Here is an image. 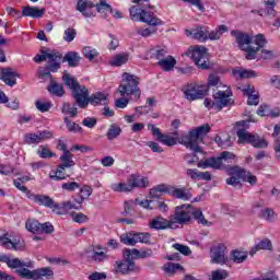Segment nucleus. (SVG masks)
Instances as JSON below:
<instances>
[{"label": "nucleus", "mask_w": 280, "mask_h": 280, "mask_svg": "<svg viewBox=\"0 0 280 280\" xmlns=\"http://www.w3.org/2000/svg\"><path fill=\"white\" fill-rule=\"evenodd\" d=\"M148 128L151 130L153 137H156L158 141L163 143V145L171 148L172 145H176V143L179 142L182 145H185V148L191 150L195 153L202 152V149H200V143H202L205 135L211 130L209 125H203L195 130L189 131L188 135H182L180 137H178V131H175L173 132L175 137L174 138L170 135H163L161 129L154 125H148Z\"/></svg>", "instance_id": "1"}, {"label": "nucleus", "mask_w": 280, "mask_h": 280, "mask_svg": "<svg viewBox=\"0 0 280 280\" xmlns=\"http://www.w3.org/2000/svg\"><path fill=\"white\" fill-rule=\"evenodd\" d=\"M235 155L233 152L223 151L218 158H208L205 161H200L197 164V167H212V170H225L228 176H238L244 183H249V185H257V176L250 174V172L241 167L240 165L226 166L224 163L233 161Z\"/></svg>", "instance_id": "2"}, {"label": "nucleus", "mask_w": 280, "mask_h": 280, "mask_svg": "<svg viewBox=\"0 0 280 280\" xmlns=\"http://www.w3.org/2000/svg\"><path fill=\"white\" fill-rule=\"evenodd\" d=\"M231 36L235 38L238 49H241V51H245L246 60H255L259 49L264 48L266 43H268L266 37H264V34H258L253 37L248 33L236 30L231 32Z\"/></svg>", "instance_id": "3"}, {"label": "nucleus", "mask_w": 280, "mask_h": 280, "mask_svg": "<svg viewBox=\"0 0 280 280\" xmlns=\"http://www.w3.org/2000/svg\"><path fill=\"white\" fill-rule=\"evenodd\" d=\"M2 262L7 264L9 268H19L16 273L22 277V279H43V277H51L54 271L49 267L38 268L35 270H30L27 268H34V261L27 260L22 261L19 258H9L8 255H2Z\"/></svg>", "instance_id": "4"}, {"label": "nucleus", "mask_w": 280, "mask_h": 280, "mask_svg": "<svg viewBox=\"0 0 280 280\" xmlns=\"http://www.w3.org/2000/svg\"><path fill=\"white\" fill-rule=\"evenodd\" d=\"M191 218H195L198 224H202L203 226H211L212 224L205 219V214H202L201 210H194L191 205H182L177 206L174 214L170 217L171 229H177V224H189V222H191Z\"/></svg>", "instance_id": "5"}, {"label": "nucleus", "mask_w": 280, "mask_h": 280, "mask_svg": "<svg viewBox=\"0 0 280 280\" xmlns=\"http://www.w3.org/2000/svg\"><path fill=\"white\" fill-rule=\"evenodd\" d=\"M150 0H132V3H137L140 8L131 7L129 12L132 21H140L141 23H147L156 27V25H163V21L156 18L152 12L148 10H154V7L149 3Z\"/></svg>", "instance_id": "6"}, {"label": "nucleus", "mask_w": 280, "mask_h": 280, "mask_svg": "<svg viewBox=\"0 0 280 280\" xmlns=\"http://www.w3.org/2000/svg\"><path fill=\"white\" fill-rule=\"evenodd\" d=\"M141 79L135 74L128 72L122 73V82L118 86V93L120 97H132L135 101L141 98V89L139 84Z\"/></svg>", "instance_id": "7"}, {"label": "nucleus", "mask_w": 280, "mask_h": 280, "mask_svg": "<svg viewBox=\"0 0 280 280\" xmlns=\"http://www.w3.org/2000/svg\"><path fill=\"white\" fill-rule=\"evenodd\" d=\"M150 186V179L141 174H131L127 183L110 184V189L119 194H128L132 189H145Z\"/></svg>", "instance_id": "8"}, {"label": "nucleus", "mask_w": 280, "mask_h": 280, "mask_svg": "<svg viewBox=\"0 0 280 280\" xmlns=\"http://www.w3.org/2000/svg\"><path fill=\"white\" fill-rule=\"evenodd\" d=\"M34 62L40 63L45 60H49L51 63L48 66L49 71L56 73L60 69V61L62 60V54L51 50L49 48L43 47L40 54L33 58Z\"/></svg>", "instance_id": "9"}, {"label": "nucleus", "mask_w": 280, "mask_h": 280, "mask_svg": "<svg viewBox=\"0 0 280 280\" xmlns=\"http://www.w3.org/2000/svg\"><path fill=\"white\" fill-rule=\"evenodd\" d=\"M185 56L191 58L199 69H209V52L205 46H190Z\"/></svg>", "instance_id": "10"}, {"label": "nucleus", "mask_w": 280, "mask_h": 280, "mask_svg": "<svg viewBox=\"0 0 280 280\" xmlns=\"http://www.w3.org/2000/svg\"><path fill=\"white\" fill-rule=\"evenodd\" d=\"M92 106H105V104H108V96L102 92H96L95 94H92L89 96V89L85 88L83 91V95H81V98H78L77 105L79 108H86L89 105Z\"/></svg>", "instance_id": "11"}, {"label": "nucleus", "mask_w": 280, "mask_h": 280, "mask_svg": "<svg viewBox=\"0 0 280 280\" xmlns=\"http://www.w3.org/2000/svg\"><path fill=\"white\" fill-rule=\"evenodd\" d=\"M182 92L188 102H196V100H202V97L209 93V85L187 83L182 88Z\"/></svg>", "instance_id": "12"}, {"label": "nucleus", "mask_w": 280, "mask_h": 280, "mask_svg": "<svg viewBox=\"0 0 280 280\" xmlns=\"http://www.w3.org/2000/svg\"><path fill=\"white\" fill-rule=\"evenodd\" d=\"M0 246L7 248V250H23L25 248V241H21L18 237L11 238L10 234L4 233L0 234Z\"/></svg>", "instance_id": "13"}, {"label": "nucleus", "mask_w": 280, "mask_h": 280, "mask_svg": "<svg viewBox=\"0 0 280 280\" xmlns=\"http://www.w3.org/2000/svg\"><path fill=\"white\" fill-rule=\"evenodd\" d=\"M63 81L66 86H69V89L72 91V96L75 100V104H78V100H81L86 86L80 85V83H78V81L71 78L69 74L63 75Z\"/></svg>", "instance_id": "14"}, {"label": "nucleus", "mask_w": 280, "mask_h": 280, "mask_svg": "<svg viewBox=\"0 0 280 280\" xmlns=\"http://www.w3.org/2000/svg\"><path fill=\"white\" fill-rule=\"evenodd\" d=\"M231 90L226 89L225 91H218L213 94L215 110H221L226 106H231L233 104V100L231 98Z\"/></svg>", "instance_id": "15"}, {"label": "nucleus", "mask_w": 280, "mask_h": 280, "mask_svg": "<svg viewBox=\"0 0 280 280\" xmlns=\"http://www.w3.org/2000/svg\"><path fill=\"white\" fill-rule=\"evenodd\" d=\"M248 120H241L236 122V137H238V143H249L253 140L254 135L246 131L248 128Z\"/></svg>", "instance_id": "16"}, {"label": "nucleus", "mask_w": 280, "mask_h": 280, "mask_svg": "<svg viewBox=\"0 0 280 280\" xmlns=\"http://www.w3.org/2000/svg\"><path fill=\"white\" fill-rule=\"evenodd\" d=\"M27 198L39 207H46V209H51V207L54 206V200L47 195L27 192Z\"/></svg>", "instance_id": "17"}, {"label": "nucleus", "mask_w": 280, "mask_h": 280, "mask_svg": "<svg viewBox=\"0 0 280 280\" xmlns=\"http://www.w3.org/2000/svg\"><path fill=\"white\" fill-rule=\"evenodd\" d=\"M18 78H21V74L12 70V68H3L0 70V80H2L7 86H15Z\"/></svg>", "instance_id": "18"}, {"label": "nucleus", "mask_w": 280, "mask_h": 280, "mask_svg": "<svg viewBox=\"0 0 280 280\" xmlns=\"http://www.w3.org/2000/svg\"><path fill=\"white\" fill-rule=\"evenodd\" d=\"M226 247L224 245L215 246L211 249V262L212 264H226L229 258L225 254Z\"/></svg>", "instance_id": "19"}, {"label": "nucleus", "mask_w": 280, "mask_h": 280, "mask_svg": "<svg viewBox=\"0 0 280 280\" xmlns=\"http://www.w3.org/2000/svg\"><path fill=\"white\" fill-rule=\"evenodd\" d=\"M242 93L247 97L248 106H257L259 104V92L255 91V86L244 85Z\"/></svg>", "instance_id": "20"}, {"label": "nucleus", "mask_w": 280, "mask_h": 280, "mask_svg": "<svg viewBox=\"0 0 280 280\" xmlns=\"http://www.w3.org/2000/svg\"><path fill=\"white\" fill-rule=\"evenodd\" d=\"M209 30L205 26H198L191 31L186 30V36H191L195 40H199V43H207L209 40Z\"/></svg>", "instance_id": "21"}, {"label": "nucleus", "mask_w": 280, "mask_h": 280, "mask_svg": "<svg viewBox=\"0 0 280 280\" xmlns=\"http://www.w3.org/2000/svg\"><path fill=\"white\" fill-rule=\"evenodd\" d=\"M108 259V255L106 254V249L102 247V245H95L92 249V260L96 264H102V261H106Z\"/></svg>", "instance_id": "22"}, {"label": "nucleus", "mask_w": 280, "mask_h": 280, "mask_svg": "<svg viewBox=\"0 0 280 280\" xmlns=\"http://www.w3.org/2000/svg\"><path fill=\"white\" fill-rule=\"evenodd\" d=\"M91 8H95V4H93V2H91L90 0H79L77 2L78 12H81V14H83V16H85L86 19L93 16V13L89 12Z\"/></svg>", "instance_id": "23"}, {"label": "nucleus", "mask_w": 280, "mask_h": 280, "mask_svg": "<svg viewBox=\"0 0 280 280\" xmlns=\"http://www.w3.org/2000/svg\"><path fill=\"white\" fill-rule=\"evenodd\" d=\"M150 229H156L158 231L164 229H172V220L163 219L162 217H158L150 222Z\"/></svg>", "instance_id": "24"}, {"label": "nucleus", "mask_w": 280, "mask_h": 280, "mask_svg": "<svg viewBox=\"0 0 280 280\" xmlns=\"http://www.w3.org/2000/svg\"><path fill=\"white\" fill-rule=\"evenodd\" d=\"M45 14V9H38V7H24L22 9L23 16H31V19H40Z\"/></svg>", "instance_id": "25"}, {"label": "nucleus", "mask_w": 280, "mask_h": 280, "mask_svg": "<svg viewBox=\"0 0 280 280\" xmlns=\"http://www.w3.org/2000/svg\"><path fill=\"white\" fill-rule=\"evenodd\" d=\"M126 255L127 257H135L136 259H148V257H152V249H127Z\"/></svg>", "instance_id": "26"}, {"label": "nucleus", "mask_w": 280, "mask_h": 280, "mask_svg": "<svg viewBox=\"0 0 280 280\" xmlns=\"http://www.w3.org/2000/svg\"><path fill=\"white\" fill-rule=\"evenodd\" d=\"M80 60H82V58L77 51H69L62 58V62H68V67H78Z\"/></svg>", "instance_id": "27"}, {"label": "nucleus", "mask_w": 280, "mask_h": 280, "mask_svg": "<svg viewBox=\"0 0 280 280\" xmlns=\"http://www.w3.org/2000/svg\"><path fill=\"white\" fill-rule=\"evenodd\" d=\"M171 196L177 198L178 200H189L191 198V192L187 188H171Z\"/></svg>", "instance_id": "28"}, {"label": "nucleus", "mask_w": 280, "mask_h": 280, "mask_svg": "<svg viewBox=\"0 0 280 280\" xmlns=\"http://www.w3.org/2000/svg\"><path fill=\"white\" fill-rule=\"evenodd\" d=\"M128 60H130V55L128 52H121V54L114 56L109 60V65H110V67H121V66L126 65L128 62Z\"/></svg>", "instance_id": "29"}, {"label": "nucleus", "mask_w": 280, "mask_h": 280, "mask_svg": "<svg viewBox=\"0 0 280 280\" xmlns=\"http://www.w3.org/2000/svg\"><path fill=\"white\" fill-rule=\"evenodd\" d=\"M257 250H272V242L270 238H264L260 242H258L254 248L249 252V255H255Z\"/></svg>", "instance_id": "30"}, {"label": "nucleus", "mask_w": 280, "mask_h": 280, "mask_svg": "<svg viewBox=\"0 0 280 280\" xmlns=\"http://www.w3.org/2000/svg\"><path fill=\"white\" fill-rule=\"evenodd\" d=\"M150 54V58H154L155 60H164L165 59V55L168 54L167 48L165 47H153L149 50Z\"/></svg>", "instance_id": "31"}, {"label": "nucleus", "mask_w": 280, "mask_h": 280, "mask_svg": "<svg viewBox=\"0 0 280 280\" xmlns=\"http://www.w3.org/2000/svg\"><path fill=\"white\" fill-rule=\"evenodd\" d=\"M232 75H234V78L236 79H248V78H257V72L254 70H248V69H241V70H233L232 71Z\"/></svg>", "instance_id": "32"}, {"label": "nucleus", "mask_w": 280, "mask_h": 280, "mask_svg": "<svg viewBox=\"0 0 280 280\" xmlns=\"http://www.w3.org/2000/svg\"><path fill=\"white\" fill-rule=\"evenodd\" d=\"M61 113L62 115H66V117H78V106L71 103H63L61 106Z\"/></svg>", "instance_id": "33"}, {"label": "nucleus", "mask_w": 280, "mask_h": 280, "mask_svg": "<svg viewBox=\"0 0 280 280\" xmlns=\"http://www.w3.org/2000/svg\"><path fill=\"white\" fill-rule=\"evenodd\" d=\"M159 67L163 69V71H172L174 67H176V59L174 57L168 56L158 62Z\"/></svg>", "instance_id": "34"}, {"label": "nucleus", "mask_w": 280, "mask_h": 280, "mask_svg": "<svg viewBox=\"0 0 280 280\" xmlns=\"http://www.w3.org/2000/svg\"><path fill=\"white\" fill-rule=\"evenodd\" d=\"M121 135V127L117 124H112L106 132V138L108 141H115Z\"/></svg>", "instance_id": "35"}, {"label": "nucleus", "mask_w": 280, "mask_h": 280, "mask_svg": "<svg viewBox=\"0 0 280 280\" xmlns=\"http://www.w3.org/2000/svg\"><path fill=\"white\" fill-rule=\"evenodd\" d=\"M59 159L62 167H73V165H75L71 151H66Z\"/></svg>", "instance_id": "36"}, {"label": "nucleus", "mask_w": 280, "mask_h": 280, "mask_svg": "<svg viewBox=\"0 0 280 280\" xmlns=\"http://www.w3.org/2000/svg\"><path fill=\"white\" fill-rule=\"evenodd\" d=\"M231 259L235 262V264H244V261H246V259H248V253L246 252H242V250H233L231 253Z\"/></svg>", "instance_id": "37"}, {"label": "nucleus", "mask_w": 280, "mask_h": 280, "mask_svg": "<svg viewBox=\"0 0 280 280\" xmlns=\"http://www.w3.org/2000/svg\"><path fill=\"white\" fill-rule=\"evenodd\" d=\"M42 223L38 220L30 219L26 221V230L31 233H43V229L40 228Z\"/></svg>", "instance_id": "38"}, {"label": "nucleus", "mask_w": 280, "mask_h": 280, "mask_svg": "<svg viewBox=\"0 0 280 280\" xmlns=\"http://www.w3.org/2000/svg\"><path fill=\"white\" fill-rule=\"evenodd\" d=\"M253 148L264 149L268 145V141L264 137H259V135L252 136V140L249 142Z\"/></svg>", "instance_id": "39"}, {"label": "nucleus", "mask_w": 280, "mask_h": 280, "mask_svg": "<svg viewBox=\"0 0 280 280\" xmlns=\"http://www.w3.org/2000/svg\"><path fill=\"white\" fill-rule=\"evenodd\" d=\"M261 218L266 222H277L278 214L271 208H265L261 211Z\"/></svg>", "instance_id": "40"}, {"label": "nucleus", "mask_w": 280, "mask_h": 280, "mask_svg": "<svg viewBox=\"0 0 280 280\" xmlns=\"http://www.w3.org/2000/svg\"><path fill=\"white\" fill-rule=\"evenodd\" d=\"M82 199H73V200H68V201H63V207L65 209H67L68 211H71L72 209H74L75 211H80V209H82Z\"/></svg>", "instance_id": "41"}, {"label": "nucleus", "mask_w": 280, "mask_h": 280, "mask_svg": "<svg viewBox=\"0 0 280 280\" xmlns=\"http://www.w3.org/2000/svg\"><path fill=\"white\" fill-rule=\"evenodd\" d=\"M65 170H67V167L60 164L56 171L49 173V178H51V180H65Z\"/></svg>", "instance_id": "42"}, {"label": "nucleus", "mask_w": 280, "mask_h": 280, "mask_svg": "<svg viewBox=\"0 0 280 280\" xmlns=\"http://www.w3.org/2000/svg\"><path fill=\"white\" fill-rule=\"evenodd\" d=\"M121 244L126 246H136L135 232H129L120 235Z\"/></svg>", "instance_id": "43"}, {"label": "nucleus", "mask_w": 280, "mask_h": 280, "mask_svg": "<svg viewBox=\"0 0 280 280\" xmlns=\"http://www.w3.org/2000/svg\"><path fill=\"white\" fill-rule=\"evenodd\" d=\"M164 271L167 272V275H174L176 272H180L183 270V266L180 264L176 262H166L163 267Z\"/></svg>", "instance_id": "44"}, {"label": "nucleus", "mask_w": 280, "mask_h": 280, "mask_svg": "<svg viewBox=\"0 0 280 280\" xmlns=\"http://www.w3.org/2000/svg\"><path fill=\"white\" fill-rule=\"evenodd\" d=\"M48 91L57 97H62V95H65V88L60 83H51Z\"/></svg>", "instance_id": "45"}, {"label": "nucleus", "mask_w": 280, "mask_h": 280, "mask_svg": "<svg viewBox=\"0 0 280 280\" xmlns=\"http://www.w3.org/2000/svg\"><path fill=\"white\" fill-rule=\"evenodd\" d=\"M265 13L267 14V16H277V11H275V7L277 5V3L275 2V0H265Z\"/></svg>", "instance_id": "46"}, {"label": "nucleus", "mask_w": 280, "mask_h": 280, "mask_svg": "<svg viewBox=\"0 0 280 280\" xmlns=\"http://www.w3.org/2000/svg\"><path fill=\"white\" fill-rule=\"evenodd\" d=\"M63 122L66 124V127L68 128L69 132H82V127L73 122L71 119H69V117H65Z\"/></svg>", "instance_id": "47"}, {"label": "nucleus", "mask_w": 280, "mask_h": 280, "mask_svg": "<svg viewBox=\"0 0 280 280\" xmlns=\"http://www.w3.org/2000/svg\"><path fill=\"white\" fill-rule=\"evenodd\" d=\"M83 56L88 60H94V58H97L100 56V52H97V49H95L91 46H86L83 48Z\"/></svg>", "instance_id": "48"}, {"label": "nucleus", "mask_w": 280, "mask_h": 280, "mask_svg": "<svg viewBox=\"0 0 280 280\" xmlns=\"http://www.w3.org/2000/svg\"><path fill=\"white\" fill-rule=\"evenodd\" d=\"M50 209L57 215H67V213H69V210H67V208H65V201L61 202V205L60 203H56V201H54V206L50 207Z\"/></svg>", "instance_id": "49"}, {"label": "nucleus", "mask_w": 280, "mask_h": 280, "mask_svg": "<svg viewBox=\"0 0 280 280\" xmlns=\"http://www.w3.org/2000/svg\"><path fill=\"white\" fill-rule=\"evenodd\" d=\"M24 141L28 145H32L34 143H42L40 136L38 132L37 133H26L24 136Z\"/></svg>", "instance_id": "50"}, {"label": "nucleus", "mask_w": 280, "mask_h": 280, "mask_svg": "<svg viewBox=\"0 0 280 280\" xmlns=\"http://www.w3.org/2000/svg\"><path fill=\"white\" fill-rule=\"evenodd\" d=\"M35 107L37 108V110H39V113H49L51 108V102L36 101Z\"/></svg>", "instance_id": "51"}, {"label": "nucleus", "mask_w": 280, "mask_h": 280, "mask_svg": "<svg viewBox=\"0 0 280 280\" xmlns=\"http://www.w3.org/2000/svg\"><path fill=\"white\" fill-rule=\"evenodd\" d=\"M135 240L137 244H150V233L135 232Z\"/></svg>", "instance_id": "52"}, {"label": "nucleus", "mask_w": 280, "mask_h": 280, "mask_svg": "<svg viewBox=\"0 0 280 280\" xmlns=\"http://www.w3.org/2000/svg\"><path fill=\"white\" fill-rule=\"evenodd\" d=\"M80 197L79 200H82V203H84V200H89L91 198V195L93 194V188L91 186H83L80 189Z\"/></svg>", "instance_id": "53"}, {"label": "nucleus", "mask_w": 280, "mask_h": 280, "mask_svg": "<svg viewBox=\"0 0 280 280\" xmlns=\"http://www.w3.org/2000/svg\"><path fill=\"white\" fill-rule=\"evenodd\" d=\"M173 248H175V250H178V253H180L182 255H185V257H189V255H191V249L187 245L175 243L173 244Z\"/></svg>", "instance_id": "54"}, {"label": "nucleus", "mask_w": 280, "mask_h": 280, "mask_svg": "<svg viewBox=\"0 0 280 280\" xmlns=\"http://www.w3.org/2000/svg\"><path fill=\"white\" fill-rule=\"evenodd\" d=\"M156 192L159 194H172V187L165 185H158L155 188L150 190V196H154Z\"/></svg>", "instance_id": "55"}, {"label": "nucleus", "mask_w": 280, "mask_h": 280, "mask_svg": "<svg viewBox=\"0 0 280 280\" xmlns=\"http://www.w3.org/2000/svg\"><path fill=\"white\" fill-rule=\"evenodd\" d=\"M211 277V280H224L229 277V271L224 269H218L212 271Z\"/></svg>", "instance_id": "56"}, {"label": "nucleus", "mask_w": 280, "mask_h": 280, "mask_svg": "<svg viewBox=\"0 0 280 280\" xmlns=\"http://www.w3.org/2000/svg\"><path fill=\"white\" fill-rule=\"evenodd\" d=\"M136 33L139 36H142L143 38H148L152 36V34H156V30L152 27H147V28H136Z\"/></svg>", "instance_id": "57"}, {"label": "nucleus", "mask_w": 280, "mask_h": 280, "mask_svg": "<svg viewBox=\"0 0 280 280\" xmlns=\"http://www.w3.org/2000/svg\"><path fill=\"white\" fill-rule=\"evenodd\" d=\"M63 34V40H66V43H72V40H75V36H78L75 28H67Z\"/></svg>", "instance_id": "58"}, {"label": "nucleus", "mask_w": 280, "mask_h": 280, "mask_svg": "<svg viewBox=\"0 0 280 280\" xmlns=\"http://www.w3.org/2000/svg\"><path fill=\"white\" fill-rule=\"evenodd\" d=\"M97 10V12H100L101 14H104V12H110L112 7L110 4L106 3V0H100L98 3H96V5H94Z\"/></svg>", "instance_id": "59"}, {"label": "nucleus", "mask_w": 280, "mask_h": 280, "mask_svg": "<svg viewBox=\"0 0 280 280\" xmlns=\"http://www.w3.org/2000/svg\"><path fill=\"white\" fill-rule=\"evenodd\" d=\"M214 141H215V143H218L219 148H223L224 150H226V148H231V145H233V142H231V138L223 140L222 137L217 136Z\"/></svg>", "instance_id": "60"}, {"label": "nucleus", "mask_w": 280, "mask_h": 280, "mask_svg": "<svg viewBox=\"0 0 280 280\" xmlns=\"http://www.w3.org/2000/svg\"><path fill=\"white\" fill-rule=\"evenodd\" d=\"M226 179V185H231L232 187H242V177L240 175H230Z\"/></svg>", "instance_id": "61"}, {"label": "nucleus", "mask_w": 280, "mask_h": 280, "mask_svg": "<svg viewBox=\"0 0 280 280\" xmlns=\"http://www.w3.org/2000/svg\"><path fill=\"white\" fill-rule=\"evenodd\" d=\"M79 188L80 184H78L77 182H68L61 185V189H63L65 191H75V189Z\"/></svg>", "instance_id": "62"}, {"label": "nucleus", "mask_w": 280, "mask_h": 280, "mask_svg": "<svg viewBox=\"0 0 280 280\" xmlns=\"http://www.w3.org/2000/svg\"><path fill=\"white\" fill-rule=\"evenodd\" d=\"M128 96H121L115 101L116 108H126L130 104V98Z\"/></svg>", "instance_id": "63"}, {"label": "nucleus", "mask_w": 280, "mask_h": 280, "mask_svg": "<svg viewBox=\"0 0 280 280\" xmlns=\"http://www.w3.org/2000/svg\"><path fill=\"white\" fill-rule=\"evenodd\" d=\"M137 207V199L135 201L129 200L125 202V210L122 211V215H128L132 209Z\"/></svg>", "instance_id": "64"}]
</instances>
